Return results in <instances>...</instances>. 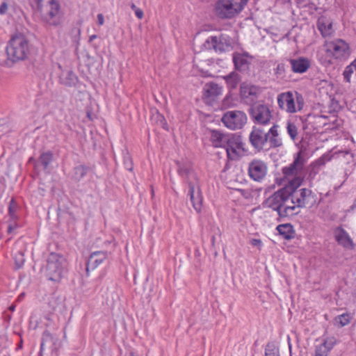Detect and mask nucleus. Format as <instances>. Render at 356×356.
<instances>
[{
	"label": "nucleus",
	"instance_id": "obj_7",
	"mask_svg": "<svg viewBox=\"0 0 356 356\" xmlns=\"http://www.w3.org/2000/svg\"><path fill=\"white\" fill-rule=\"evenodd\" d=\"M248 0H218L215 6L218 17L222 19H232L240 14Z\"/></svg>",
	"mask_w": 356,
	"mask_h": 356
},
{
	"label": "nucleus",
	"instance_id": "obj_15",
	"mask_svg": "<svg viewBox=\"0 0 356 356\" xmlns=\"http://www.w3.org/2000/svg\"><path fill=\"white\" fill-rule=\"evenodd\" d=\"M249 139L254 149L261 150L267 143V133L260 128L253 127Z\"/></svg>",
	"mask_w": 356,
	"mask_h": 356
},
{
	"label": "nucleus",
	"instance_id": "obj_39",
	"mask_svg": "<svg viewBox=\"0 0 356 356\" xmlns=\"http://www.w3.org/2000/svg\"><path fill=\"white\" fill-rule=\"evenodd\" d=\"M244 198L249 200L252 197V192L249 189H238L236 191Z\"/></svg>",
	"mask_w": 356,
	"mask_h": 356
},
{
	"label": "nucleus",
	"instance_id": "obj_22",
	"mask_svg": "<svg viewBox=\"0 0 356 356\" xmlns=\"http://www.w3.org/2000/svg\"><path fill=\"white\" fill-rule=\"evenodd\" d=\"M290 64L293 72L296 73H304L310 67V60L304 57H300L296 59H291Z\"/></svg>",
	"mask_w": 356,
	"mask_h": 356
},
{
	"label": "nucleus",
	"instance_id": "obj_13",
	"mask_svg": "<svg viewBox=\"0 0 356 356\" xmlns=\"http://www.w3.org/2000/svg\"><path fill=\"white\" fill-rule=\"evenodd\" d=\"M250 115L255 123L269 124L273 118L270 108L265 104H257L251 108Z\"/></svg>",
	"mask_w": 356,
	"mask_h": 356
},
{
	"label": "nucleus",
	"instance_id": "obj_38",
	"mask_svg": "<svg viewBox=\"0 0 356 356\" xmlns=\"http://www.w3.org/2000/svg\"><path fill=\"white\" fill-rule=\"evenodd\" d=\"M17 221V220H15V221L8 220V232L9 234L13 233L14 231L19 227V225Z\"/></svg>",
	"mask_w": 356,
	"mask_h": 356
},
{
	"label": "nucleus",
	"instance_id": "obj_29",
	"mask_svg": "<svg viewBox=\"0 0 356 356\" xmlns=\"http://www.w3.org/2000/svg\"><path fill=\"white\" fill-rule=\"evenodd\" d=\"M62 80L65 85L73 86L77 81V76L73 72L68 71L66 74H63Z\"/></svg>",
	"mask_w": 356,
	"mask_h": 356
},
{
	"label": "nucleus",
	"instance_id": "obj_19",
	"mask_svg": "<svg viewBox=\"0 0 356 356\" xmlns=\"http://www.w3.org/2000/svg\"><path fill=\"white\" fill-rule=\"evenodd\" d=\"M279 126L273 124L267 132V143L270 147H279L282 145V139L279 133Z\"/></svg>",
	"mask_w": 356,
	"mask_h": 356
},
{
	"label": "nucleus",
	"instance_id": "obj_50",
	"mask_svg": "<svg viewBox=\"0 0 356 356\" xmlns=\"http://www.w3.org/2000/svg\"><path fill=\"white\" fill-rule=\"evenodd\" d=\"M129 356H137L136 355H135L134 353H131Z\"/></svg>",
	"mask_w": 356,
	"mask_h": 356
},
{
	"label": "nucleus",
	"instance_id": "obj_40",
	"mask_svg": "<svg viewBox=\"0 0 356 356\" xmlns=\"http://www.w3.org/2000/svg\"><path fill=\"white\" fill-rule=\"evenodd\" d=\"M24 259L23 257V254L22 253L17 254L16 258H15V264H16L17 267L18 268H21L24 264Z\"/></svg>",
	"mask_w": 356,
	"mask_h": 356
},
{
	"label": "nucleus",
	"instance_id": "obj_51",
	"mask_svg": "<svg viewBox=\"0 0 356 356\" xmlns=\"http://www.w3.org/2000/svg\"><path fill=\"white\" fill-rule=\"evenodd\" d=\"M289 349H291V344H290V343H289Z\"/></svg>",
	"mask_w": 356,
	"mask_h": 356
},
{
	"label": "nucleus",
	"instance_id": "obj_41",
	"mask_svg": "<svg viewBox=\"0 0 356 356\" xmlns=\"http://www.w3.org/2000/svg\"><path fill=\"white\" fill-rule=\"evenodd\" d=\"M250 243L253 246L258 247L259 249L262 246V242L260 239L253 238L250 241Z\"/></svg>",
	"mask_w": 356,
	"mask_h": 356
},
{
	"label": "nucleus",
	"instance_id": "obj_18",
	"mask_svg": "<svg viewBox=\"0 0 356 356\" xmlns=\"http://www.w3.org/2000/svg\"><path fill=\"white\" fill-rule=\"evenodd\" d=\"M230 134H225L218 130H209L207 136L212 145L215 147H225L227 140Z\"/></svg>",
	"mask_w": 356,
	"mask_h": 356
},
{
	"label": "nucleus",
	"instance_id": "obj_8",
	"mask_svg": "<svg viewBox=\"0 0 356 356\" xmlns=\"http://www.w3.org/2000/svg\"><path fill=\"white\" fill-rule=\"evenodd\" d=\"M277 100L279 108L289 113L301 111L305 104L302 96L297 92H282L277 95Z\"/></svg>",
	"mask_w": 356,
	"mask_h": 356
},
{
	"label": "nucleus",
	"instance_id": "obj_6",
	"mask_svg": "<svg viewBox=\"0 0 356 356\" xmlns=\"http://www.w3.org/2000/svg\"><path fill=\"white\" fill-rule=\"evenodd\" d=\"M6 54L13 62L25 60L29 54V44L22 35H14L6 47Z\"/></svg>",
	"mask_w": 356,
	"mask_h": 356
},
{
	"label": "nucleus",
	"instance_id": "obj_37",
	"mask_svg": "<svg viewBox=\"0 0 356 356\" xmlns=\"http://www.w3.org/2000/svg\"><path fill=\"white\" fill-rule=\"evenodd\" d=\"M328 353L324 348L321 347L319 345H317L315 348L314 356H327Z\"/></svg>",
	"mask_w": 356,
	"mask_h": 356
},
{
	"label": "nucleus",
	"instance_id": "obj_44",
	"mask_svg": "<svg viewBox=\"0 0 356 356\" xmlns=\"http://www.w3.org/2000/svg\"><path fill=\"white\" fill-rule=\"evenodd\" d=\"M135 15L138 19H142L144 15L143 11L140 8L136 10Z\"/></svg>",
	"mask_w": 356,
	"mask_h": 356
},
{
	"label": "nucleus",
	"instance_id": "obj_23",
	"mask_svg": "<svg viewBox=\"0 0 356 356\" xmlns=\"http://www.w3.org/2000/svg\"><path fill=\"white\" fill-rule=\"evenodd\" d=\"M251 57L247 53H235L233 54V62L235 67L240 71L248 68Z\"/></svg>",
	"mask_w": 356,
	"mask_h": 356
},
{
	"label": "nucleus",
	"instance_id": "obj_1",
	"mask_svg": "<svg viewBox=\"0 0 356 356\" xmlns=\"http://www.w3.org/2000/svg\"><path fill=\"white\" fill-rule=\"evenodd\" d=\"M304 158L301 153L297 154L294 161L289 166L282 169L284 177L288 179L289 186L291 189V200L294 206V212L298 213L297 209L300 207L312 208L318 204L316 194L307 188H297L301 185L305 175Z\"/></svg>",
	"mask_w": 356,
	"mask_h": 356
},
{
	"label": "nucleus",
	"instance_id": "obj_14",
	"mask_svg": "<svg viewBox=\"0 0 356 356\" xmlns=\"http://www.w3.org/2000/svg\"><path fill=\"white\" fill-rule=\"evenodd\" d=\"M210 47H213L216 52L222 53L232 49L233 42L227 35L211 36L207 40Z\"/></svg>",
	"mask_w": 356,
	"mask_h": 356
},
{
	"label": "nucleus",
	"instance_id": "obj_21",
	"mask_svg": "<svg viewBox=\"0 0 356 356\" xmlns=\"http://www.w3.org/2000/svg\"><path fill=\"white\" fill-rule=\"evenodd\" d=\"M317 27L323 38L330 37L334 33L332 22L325 17L318 18Z\"/></svg>",
	"mask_w": 356,
	"mask_h": 356
},
{
	"label": "nucleus",
	"instance_id": "obj_10",
	"mask_svg": "<svg viewBox=\"0 0 356 356\" xmlns=\"http://www.w3.org/2000/svg\"><path fill=\"white\" fill-rule=\"evenodd\" d=\"M227 156L231 160H236L244 155L245 148L240 136L231 134L227 140L225 147Z\"/></svg>",
	"mask_w": 356,
	"mask_h": 356
},
{
	"label": "nucleus",
	"instance_id": "obj_12",
	"mask_svg": "<svg viewBox=\"0 0 356 356\" xmlns=\"http://www.w3.org/2000/svg\"><path fill=\"white\" fill-rule=\"evenodd\" d=\"M248 175L254 181L261 182L268 172L266 163L260 159H253L248 164Z\"/></svg>",
	"mask_w": 356,
	"mask_h": 356
},
{
	"label": "nucleus",
	"instance_id": "obj_42",
	"mask_svg": "<svg viewBox=\"0 0 356 356\" xmlns=\"http://www.w3.org/2000/svg\"><path fill=\"white\" fill-rule=\"evenodd\" d=\"M8 4L6 2H3L0 6V15H4L8 11Z\"/></svg>",
	"mask_w": 356,
	"mask_h": 356
},
{
	"label": "nucleus",
	"instance_id": "obj_33",
	"mask_svg": "<svg viewBox=\"0 0 356 356\" xmlns=\"http://www.w3.org/2000/svg\"><path fill=\"white\" fill-rule=\"evenodd\" d=\"M53 159V154L51 152L42 153L40 156V162L47 168Z\"/></svg>",
	"mask_w": 356,
	"mask_h": 356
},
{
	"label": "nucleus",
	"instance_id": "obj_45",
	"mask_svg": "<svg viewBox=\"0 0 356 356\" xmlns=\"http://www.w3.org/2000/svg\"><path fill=\"white\" fill-rule=\"evenodd\" d=\"M97 20H98V24L102 26L104 24V15L102 14H98L97 15Z\"/></svg>",
	"mask_w": 356,
	"mask_h": 356
},
{
	"label": "nucleus",
	"instance_id": "obj_49",
	"mask_svg": "<svg viewBox=\"0 0 356 356\" xmlns=\"http://www.w3.org/2000/svg\"><path fill=\"white\" fill-rule=\"evenodd\" d=\"M10 309L11 311H14V310H15V306H11V307H10Z\"/></svg>",
	"mask_w": 356,
	"mask_h": 356
},
{
	"label": "nucleus",
	"instance_id": "obj_25",
	"mask_svg": "<svg viewBox=\"0 0 356 356\" xmlns=\"http://www.w3.org/2000/svg\"><path fill=\"white\" fill-rule=\"evenodd\" d=\"M277 230L285 239H291L294 236L293 226L289 223L279 225Z\"/></svg>",
	"mask_w": 356,
	"mask_h": 356
},
{
	"label": "nucleus",
	"instance_id": "obj_9",
	"mask_svg": "<svg viewBox=\"0 0 356 356\" xmlns=\"http://www.w3.org/2000/svg\"><path fill=\"white\" fill-rule=\"evenodd\" d=\"M66 268L65 259L56 253H51L47 259V272L49 280L58 281Z\"/></svg>",
	"mask_w": 356,
	"mask_h": 356
},
{
	"label": "nucleus",
	"instance_id": "obj_2",
	"mask_svg": "<svg viewBox=\"0 0 356 356\" xmlns=\"http://www.w3.org/2000/svg\"><path fill=\"white\" fill-rule=\"evenodd\" d=\"M351 54L349 44L339 38L325 40L318 55L319 62L325 67L347 60Z\"/></svg>",
	"mask_w": 356,
	"mask_h": 356
},
{
	"label": "nucleus",
	"instance_id": "obj_11",
	"mask_svg": "<svg viewBox=\"0 0 356 356\" xmlns=\"http://www.w3.org/2000/svg\"><path fill=\"white\" fill-rule=\"evenodd\" d=\"M222 122L229 129H239L246 124L247 115L241 111H229L223 115Z\"/></svg>",
	"mask_w": 356,
	"mask_h": 356
},
{
	"label": "nucleus",
	"instance_id": "obj_31",
	"mask_svg": "<svg viewBox=\"0 0 356 356\" xmlns=\"http://www.w3.org/2000/svg\"><path fill=\"white\" fill-rule=\"evenodd\" d=\"M286 131L292 140L296 141L298 139V128L294 123L288 122L286 124Z\"/></svg>",
	"mask_w": 356,
	"mask_h": 356
},
{
	"label": "nucleus",
	"instance_id": "obj_5",
	"mask_svg": "<svg viewBox=\"0 0 356 356\" xmlns=\"http://www.w3.org/2000/svg\"><path fill=\"white\" fill-rule=\"evenodd\" d=\"M42 19L50 25L56 26L60 23V5L55 0H31Z\"/></svg>",
	"mask_w": 356,
	"mask_h": 356
},
{
	"label": "nucleus",
	"instance_id": "obj_24",
	"mask_svg": "<svg viewBox=\"0 0 356 356\" xmlns=\"http://www.w3.org/2000/svg\"><path fill=\"white\" fill-rule=\"evenodd\" d=\"M325 164L324 158L321 157L311 163L307 170V180L312 184L317 175H318L321 167Z\"/></svg>",
	"mask_w": 356,
	"mask_h": 356
},
{
	"label": "nucleus",
	"instance_id": "obj_26",
	"mask_svg": "<svg viewBox=\"0 0 356 356\" xmlns=\"http://www.w3.org/2000/svg\"><path fill=\"white\" fill-rule=\"evenodd\" d=\"M336 239L338 243L346 248H353V242L347 233L343 230L339 231L336 234Z\"/></svg>",
	"mask_w": 356,
	"mask_h": 356
},
{
	"label": "nucleus",
	"instance_id": "obj_47",
	"mask_svg": "<svg viewBox=\"0 0 356 356\" xmlns=\"http://www.w3.org/2000/svg\"><path fill=\"white\" fill-rule=\"evenodd\" d=\"M97 38L96 35H92L90 36V41H92L94 39Z\"/></svg>",
	"mask_w": 356,
	"mask_h": 356
},
{
	"label": "nucleus",
	"instance_id": "obj_46",
	"mask_svg": "<svg viewBox=\"0 0 356 356\" xmlns=\"http://www.w3.org/2000/svg\"><path fill=\"white\" fill-rule=\"evenodd\" d=\"M131 8L134 11V13L136 12V10H138L139 8L134 3H132L131 5Z\"/></svg>",
	"mask_w": 356,
	"mask_h": 356
},
{
	"label": "nucleus",
	"instance_id": "obj_27",
	"mask_svg": "<svg viewBox=\"0 0 356 356\" xmlns=\"http://www.w3.org/2000/svg\"><path fill=\"white\" fill-rule=\"evenodd\" d=\"M224 79L228 88L231 89L235 88L241 81L239 74L235 72L229 73L228 75L224 76Z\"/></svg>",
	"mask_w": 356,
	"mask_h": 356
},
{
	"label": "nucleus",
	"instance_id": "obj_48",
	"mask_svg": "<svg viewBox=\"0 0 356 356\" xmlns=\"http://www.w3.org/2000/svg\"><path fill=\"white\" fill-rule=\"evenodd\" d=\"M355 208H356V199H355V201L353 205L351 207L350 209H351V210H354V209H355Z\"/></svg>",
	"mask_w": 356,
	"mask_h": 356
},
{
	"label": "nucleus",
	"instance_id": "obj_16",
	"mask_svg": "<svg viewBox=\"0 0 356 356\" xmlns=\"http://www.w3.org/2000/svg\"><path fill=\"white\" fill-rule=\"evenodd\" d=\"M259 92V88L254 85L243 83L241 86V97L247 104L254 102Z\"/></svg>",
	"mask_w": 356,
	"mask_h": 356
},
{
	"label": "nucleus",
	"instance_id": "obj_20",
	"mask_svg": "<svg viewBox=\"0 0 356 356\" xmlns=\"http://www.w3.org/2000/svg\"><path fill=\"white\" fill-rule=\"evenodd\" d=\"M107 258V252L104 251H96L90 255L87 262V270L97 268Z\"/></svg>",
	"mask_w": 356,
	"mask_h": 356
},
{
	"label": "nucleus",
	"instance_id": "obj_30",
	"mask_svg": "<svg viewBox=\"0 0 356 356\" xmlns=\"http://www.w3.org/2000/svg\"><path fill=\"white\" fill-rule=\"evenodd\" d=\"M336 343V338L334 337H329L323 339V343L321 344H319V346L321 347L324 348L325 350L329 353L334 348Z\"/></svg>",
	"mask_w": 356,
	"mask_h": 356
},
{
	"label": "nucleus",
	"instance_id": "obj_35",
	"mask_svg": "<svg viewBox=\"0 0 356 356\" xmlns=\"http://www.w3.org/2000/svg\"><path fill=\"white\" fill-rule=\"evenodd\" d=\"M350 318L349 314H343L341 315L338 316L335 318L336 323H337L339 326L343 327L348 325L350 323Z\"/></svg>",
	"mask_w": 356,
	"mask_h": 356
},
{
	"label": "nucleus",
	"instance_id": "obj_3",
	"mask_svg": "<svg viewBox=\"0 0 356 356\" xmlns=\"http://www.w3.org/2000/svg\"><path fill=\"white\" fill-rule=\"evenodd\" d=\"M291 189L289 184L270 195L264 202V206L275 211L280 220L296 214L294 206L291 200Z\"/></svg>",
	"mask_w": 356,
	"mask_h": 356
},
{
	"label": "nucleus",
	"instance_id": "obj_34",
	"mask_svg": "<svg viewBox=\"0 0 356 356\" xmlns=\"http://www.w3.org/2000/svg\"><path fill=\"white\" fill-rule=\"evenodd\" d=\"M355 72L356 73V70H355V67H354V65H352L350 63L349 65L346 66L343 72V76L344 80L346 82L350 83L351 76Z\"/></svg>",
	"mask_w": 356,
	"mask_h": 356
},
{
	"label": "nucleus",
	"instance_id": "obj_17",
	"mask_svg": "<svg viewBox=\"0 0 356 356\" xmlns=\"http://www.w3.org/2000/svg\"><path fill=\"white\" fill-rule=\"evenodd\" d=\"M222 89L217 83H207L203 89V98L208 102L211 103L222 94Z\"/></svg>",
	"mask_w": 356,
	"mask_h": 356
},
{
	"label": "nucleus",
	"instance_id": "obj_32",
	"mask_svg": "<svg viewBox=\"0 0 356 356\" xmlns=\"http://www.w3.org/2000/svg\"><path fill=\"white\" fill-rule=\"evenodd\" d=\"M265 356H280L278 347L273 343H268L265 348Z\"/></svg>",
	"mask_w": 356,
	"mask_h": 356
},
{
	"label": "nucleus",
	"instance_id": "obj_4",
	"mask_svg": "<svg viewBox=\"0 0 356 356\" xmlns=\"http://www.w3.org/2000/svg\"><path fill=\"white\" fill-rule=\"evenodd\" d=\"M178 173L188 184V195L194 209L197 213H200L203 197L197 175L188 166L185 165L179 168Z\"/></svg>",
	"mask_w": 356,
	"mask_h": 356
},
{
	"label": "nucleus",
	"instance_id": "obj_43",
	"mask_svg": "<svg viewBox=\"0 0 356 356\" xmlns=\"http://www.w3.org/2000/svg\"><path fill=\"white\" fill-rule=\"evenodd\" d=\"M124 165L128 170L131 171L132 170V162L129 157L124 159Z\"/></svg>",
	"mask_w": 356,
	"mask_h": 356
},
{
	"label": "nucleus",
	"instance_id": "obj_36",
	"mask_svg": "<svg viewBox=\"0 0 356 356\" xmlns=\"http://www.w3.org/2000/svg\"><path fill=\"white\" fill-rule=\"evenodd\" d=\"M86 174V168L83 165H79L74 168V179L76 180H80L82 179Z\"/></svg>",
	"mask_w": 356,
	"mask_h": 356
},
{
	"label": "nucleus",
	"instance_id": "obj_28",
	"mask_svg": "<svg viewBox=\"0 0 356 356\" xmlns=\"http://www.w3.org/2000/svg\"><path fill=\"white\" fill-rule=\"evenodd\" d=\"M17 210L18 207L17 203L12 200L10 202L9 207H8V216H9V220H18V214H17Z\"/></svg>",
	"mask_w": 356,
	"mask_h": 356
}]
</instances>
